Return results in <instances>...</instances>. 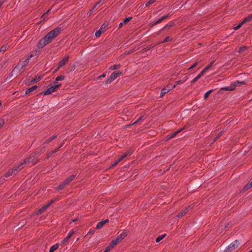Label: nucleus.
Instances as JSON below:
<instances>
[{"instance_id":"9d476101","label":"nucleus","mask_w":252,"mask_h":252,"mask_svg":"<svg viewBox=\"0 0 252 252\" xmlns=\"http://www.w3.org/2000/svg\"><path fill=\"white\" fill-rule=\"evenodd\" d=\"M109 222V220L108 219H106L104 220H102L99 222L97 223L96 228L97 229H101L102 228L103 226L108 223Z\"/></svg>"},{"instance_id":"39448f33","label":"nucleus","mask_w":252,"mask_h":252,"mask_svg":"<svg viewBox=\"0 0 252 252\" xmlns=\"http://www.w3.org/2000/svg\"><path fill=\"white\" fill-rule=\"evenodd\" d=\"M240 245V242L238 240L231 243L226 248L225 251L226 252H231L234 250L236 249Z\"/></svg>"},{"instance_id":"f8f14e48","label":"nucleus","mask_w":252,"mask_h":252,"mask_svg":"<svg viewBox=\"0 0 252 252\" xmlns=\"http://www.w3.org/2000/svg\"><path fill=\"white\" fill-rule=\"evenodd\" d=\"M105 0H101L98 2H97L95 4L91 12H93V11L96 10L97 8H98L100 5H101L104 2Z\"/></svg>"},{"instance_id":"ddd939ff","label":"nucleus","mask_w":252,"mask_h":252,"mask_svg":"<svg viewBox=\"0 0 252 252\" xmlns=\"http://www.w3.org/2000/svg\"><path fill=\"white\" fill-rule=\"evenodd\" d=\"M52 203V201H51L48 204H47L46 205L43 206L42 208H41L38 211L37 214H41L44 212L48 207L49 206L51 205V204Z\"/></svg>"},{"instance_id":"bb28decb","label":"nucleus","mask_w":252,"mask_h":252,"mask_svg":"<svg viewBox=\"0 0 252 252\" xmlns=\"http://www.w3.org/2000/svg\"><path fill=\"white\" fill-rule=\"evenodd\" d=\"M252 20V14H251L244 19V20H243V23H246L250 22Z\"/></svg>"},{"instance_id":"b1692460","label":"nucleus","mask_w":252,"mask_h":252,"mask_svg":"<svg viewBox=\"0 0 252 252\" xmlns=\"http://www.w3.org/2000/svg\"><path fill=\"white\" fill-rule=\"evenodd\" d=\"M213 64V62H212L211 63H210L208 66L205 67L202 71L203 72L204 74H205L207 71L212 66Z\"/></svg>"},{"instance_id":"f704fd0d","label":"nucleus","mask_w":252,"mask_h":252,"mask_svg":"<svg viewBox=\"0 0 252 252\" xmlns=\"http://www.w3.org/2000/svg\"><path fill=\"white\" fill-rule=\"evenodd\" d=\"M252 187V185L251 184V183H250L245 186L243 189L244 190H247L250 189V188H251Z\"/></svg>"},{"instance_id":"58836bf2","label":"nucleus","mask_w":252,"mask_h":252,"mask_svg":"<svg viewBox=\"0 0 252 252\" xmlns=\"http://www.w3.org/2000/svg\"><path fill=\"white\" fill-rule=\"evenodd\" d=\"M156 1V0H149L146 3V6L147 7H148L151 4H153L155 1Z\"/></svg>"},{"instance_id":"3c124183","label":"nucleus","mask_w":252,"mask_h":252,"mask_svg":"<svg viewBox=\"0 0 252 252\" xmlns=\"http://www.w3.org/2000/svg\"><path fill=\"white\" fill-rule=\"evenodd\" d=\"M94 230L91 229V230H90V231L88 232L87 235H92V234H94Z\"/></svg>"},{"instance_id":"69168bd1","label":"nucleus","mask_w":252,"mask_h":252,"mask_svg":"<svg viewBox=\"0 0 252 252\" xmlns=\"http://www.w3.org/2000/svg\"><path fill=\"white\" fill-rule=\"evenodd\" d=\"M58 70H59V69H57H57H56V70H55V72L57 71Z\"/></svg>"},{"instance_id":"4d7b16f0","label":"nucleus","mask_w":252,"mask_h":252,"mask_svg":"<svg viewBox=\"0 0 252 252\" xmlns=\"http://www.w3.org/2000/svg\"><path fill=\"white\" fill-rule=\"evenodd\" d=\"M175 87H176V85H174L172 86H170L169 85H168L166 87V88H170L171 89H172L173 88H174Z\"/></svg>"},{"instance_id":"79ce46f5","label":"nucleus","mask_w":252,"mask_h":252,"mask_svg":"<svg viewBox=\"0 0 252 252\" xmlns=\"http://www.w3.org/2000/svg\"><path fill=\"white\" fill-rule=\"evenodd\" d=\"M121 161L120 160V159L119 158H118L111 166V168H113L114 167V166H115L116 165H117L120 162H121Z\"/></svg>"},{"instance_id":"6ab92c4d","label":"nucleus","mask_w":252,"mask_h":252,"mask_svg":"<svg viewBox=\"0 0 252 252\" xmlns=\"http://www.w3.org/2000/svg\"><path fill=\"white\" fill-rule=\"evenodd\" d=\"M168 15H163L161 18H160L155 23L153 24V26L157 25L160 23H161L163 20L165 19L167 17Z\"/></svg>"},{"instance_id":"7c9ffc66","label":"nucleus","mask_w":252,"mask_h":252,"mask_svg":"<svg viewBox=\"0 0 252 252\" xmlns=\"http://www.w3.org/2000/svg\"><path fill=\"white\" fill-rule=\"evenodd\" d=\"M120 67V64H115V65H112L111 66H110L109 67V69L111 70H116V69L119 68Z\"/></svg>"},{"instance_id":"473e14b6","label":"nucleus","mask_w":252,"mask_h":252,"mask_svg":"<svg viewBox=\"0 0 252 252\" xmlns=\"http://www.w3.org/2000/svg\"><path fill=\"white\" fill-rule=\"evenodd\" d=\"M115 246L112 245V243L111 242L109 245L106 248L105 252H108L110 250H111L113 248H114Z\"/></svg>"},{"instance_id":"2eb2a0df","label":"nucleus","mask_w":252,"mask_h":252,"mask_svg":"<svg viewBox=\"0 0 252 252\" xmlns=\"http://www.w3.org/2000/svg\"><path fill=\"white\" fill-rule=\"evenodd\" d=\"M171 90V89L170 88H167L166 87L164 88L161 91V93H160L159 97L160 98L162 97L167 93L169 92V91Z\"/></svg>"},{"instance_id":"0e129e2a","label":"nucleus","mask_w":252,"mask_h":252,"mask_svg":"<svg viewBox=\"0 0 252 252\" xmlns=\"http://www.w3.org/2000/svg\"><path fill=\"white\" fill-rule=\"evenodd\" d=\"M3 2L0 1V7L2 5Z\"/></svg>"},{"instance_id":"f03ea898","label":"nucleus","mask_w":252,"mask_h":252,"mask_svg":"<svg viewBox=\"0 0 252 252\" xmlns=\"http://www.w3.org/2000/svg\"><path fill=\"white\" fill-rule=\"evenodd\" d=\"M33 56L32 54H31L29 57L26 59L22 63H18L13 69L12 72L18 73L19 72L21 69H22L24 67H25L27 64L29 63L30 59Z\"/></svg>"},{"instance_id":"1a4fd4ad","label":"nucleus","mask_w":252,"mask_h":252,"mask_svg":"<svg viewBox=\"0 0 252 252\" xmlns=\"http://www.w3.org/2000/svg\"><path fill=\"white\" fill-rule=\"evenodd\" d=\"M74 232H75L73 229L70 231L68 233L67 236L65 238H64L63 240L62 243L63 245H66L67 243L68 240L71 237V236L73 235Z\"/></svg>"},{"instance_id":"5fc2aeb1","label":"nucleus","mask_w":252,"mask_h":252,"mask_svg":"<svg viewBox=\"0 0 252 252\" xmlns=\"http://www.w3.org/2000/svg\"><path fill=\"white\" fill-rule=\"evenodd\" d=\"M186 80H187V79H185V80L184 81H183V82H182V81H181V80L177 81V82H176V84H175V85H176H176H179V84H180L182 83L183 82H184L185 81H186Z\"/></svg>"},{"instance_id":"7ed1b4c3","label":"nucleus","mask_w":252,"mask_h":252,"mask_svg":"<svg viewBox=\"0 0 252 252\" xmlns=\"http://www.w3.org/2000/svg\"><path fill=\"white\" fill-rule=\"evenodd\" d=\"M128 233V231L127 230H124L123 232L119 235L115 239L111 241L112 245H114L115 246H116L118 243L122 241L125 237L127 235Z\"/></svg>"},{"instance_id":"680f3d73","label":"nucleus","mask_w":252,"mask_h":252,"mask_svg":"<svg viewBox=\"0 0 252 252\" xmlns=\"http://www.w3.org/2000/svg\"><path fill=\"white\" fill-rule=\"evenodd\" d=\"M63 144H64V143L63 142L59 147H60V148H61L63 146Z\"/></svg>"},{"instance_id":"f3484780","label":"nucleus","mask_w":252,"mask_h":252,"mask_svg":"<svg viewBox=\"0 0 252 252\" xmlns=\"http://www.w3.org/2000/svg\"><path fill=\"white\" fill-rule=\"evenodd\" d=\"M122 74L121 72L119 71H115L113 72L110 75L112 80H115L116 78H117L119 76H120Z\"/></svg>"},{"instance_id":"e2e57ef3","label":"nucleus","mask_w":252,"mask_h":252,"mask_svg":"<svg viewBox=\"0 0 252 252\" xmlns=\"http://www.w3.org/2000/svg\"><path fill=\"white\" fill-rule=\"evenodd\" d=\"M60 149V147H58V148H57L56 150H55L54 151H56V152Z\"/></svg>"},{"instance_id":"4be33fe9","label":"nucleus","mask_w":252,"mask_h":252,"mask_svg":"<svg viewBox=\"0 0 252 252\" xmlns=\"http://www.w3.org/2000/svg\"><path fill=\"white\" fill-rule=\"evenodd\" d=\"M131 155V153L130 152H127L124 153L123 155H122L119 158L121 161H122L124 159H125L126 157L128 156H130Z\"/></svg>"},{"instance_id":"aec40b11","label":"nucleus","mask_w":252,"mask_h":252,"mask_svg":"<svg viewBox=\"0 0 252 252\" xmlns=\"http://www.w3.org/2000/svg\"><path fill=\"white\" fill-rule=\"evenodd\" d=\"M37 88V86H32V87L28 89L26 91V92H25L26 94H30L31 92H32L33 91L36 90Z\"/></svg>"},{"instance_id":"5701e85b","label":"nucleus","mask_w":252,"mask_h":252,"mask_svg":"<svg viewBox=\"0 0 252 252\" xmlns=\"http://www.w3.org/2000/svg\"><path fill=\"white\" fill-rule=\"evenodd\" d=\"M64 79V76L63 75H60L56 78L55 81L54 82V84H57L58 81H63Z\"/></svg>"},{"instance_id":"2f4dec72","label":"nucleus","mask_w":252,"mask_h":252,"mask_svg":"<svg viewBox=\"0 0 252 252\" xmlns=\"http://www.w3.org/2000/svg\"><path fill=\"white\" fill-rule=\"evenodd\" d=\"M165 236H166L165 234L161 235L160 236H159L157 238L156 242L157 243L159 242L161 240H162L165 237Z\"/></svg>"},{"instance_id":"052dcab7","label":"nucleus","mask_w":252,"mask_h":252,"mask_svg":"<svg viewBox=\"0 0 252 252\" xmlns=\"http://www.w3.org/2000/svg\"><path fill=\"white\" fill-rule=\"evenodd\" d=\"M100 29H101L102 32H103L105 31V27H103L102 26Z\"/></svg>"},{"instance_id":"a211bd4d","label":"nucleus","mask_w":252,"mask_h":252,"mask_svg":"<svg viewBox=\"0 0 252 252\" xmlns=\"http://www.w3.org/2000/svg\"><path fill=\"white\" fill-rule=\"evenodd\" d=\"M69 183L68 182V181L67 180H65L64 182H63L62 184L60 185V186L58 187V189L59 190L63 189L67 185H68Z\"/></svg>"},{"instance_id":"a878e982","label":"nucleus","mask_w":252,"mask_h":252,"mask_svg":"<svg viewBox=\"0 0 252 252\" xmlns=\"http://www.w3.org/2000/svg\"><path fill=\"white\" fill-rule=\"evenodd\" d=\"M183 129H184V128H183V129H179V130H177L176 131H175V132H173L172 134H171L170 135V138H174V137H175L176 136V135L177 134H178L180 131H181Z\"/></svg>"},{"instance_id":"4468645a","label":"nucleus","mask_w":252,"mask_h":252,"mask_svg":"<svg viewBox=\"0 0 252 252\" xmlns=\"http://www.w3.org/2000/svg\"><path fill=\"white\" fill-rule=\"evenodd\" d=\"M190 209V206H188L187 208H185L184 210L182 211L178 215V218H181L184 216Z\"/></svg>"},{"instance_id":"13d9d810","label":"nucleus","mask_w":252,"mask_h":252,"mask_svg":"<svg viewBox=\"0 0 252 252\" xmlns=\"http://www.w3.org/2000/svg\"><path fill=\"white\" fill-rule=\"evenodd\" d=\"M105 76H106V73H103L101 75H100V76L99 77V78L100 79H101V78H104V77H105Z\"/></svg>"},{"instance_id":"09e8293b","label":"nucleus","mask_w":252,"mask_h":252,"mask_svg":"<svg viewBox=\"0 0 252 252\" xmlns=\"http://www.w3.org/2000/svg\"><path fill=\"white\" fill-rule=\"evenodd\" d=\"M56 153V151H52L49 153L47 155V158H49L52 154Z\"/></svg>"},{"instance_id":"423d86ee","label":"nucleus","mask_w":252,"mask_h":252,"mask_svg":"<svg viewBox=\"0 0 252 252\" xmlns=\"http://www.w3.org/2000/svg\"><path fill=\"white\" fill-rule=\"evenodd\" d=\"M61 86V84H55L54 85L48 88L46 91L44 92V94L45 95H47L51 94L52 93L56 91L57 89H58Z\"/></svg>"},{"instance_id":"412c9836","label":"nucleus","mask_w":252,"mask_h":252,"mask_svg":"<svg viewBox=\"0 0 252 252\" xmlns=\"http://www.w3.org/2000/svg\"><path fill=\"white\" fill-rule=\"evenodd\" d=\"M204 74L202 71H201L195 78H194L191 81V84L194 83L196 81H197L199 79H200Z\"/></svg>"},{"instance_id":"0eeeda50","label":"nucleus","mask_w":252,"mask_h":252,"mask_svg":"<svg viewBox=\"0 0 252 252\" xmlns=\"http://www.w3.org/2000/svg\"><path fill=\"white\" fill-rule=\"evenodd\" d=\"M39 156V153H35L33 155L30 157L29 158H27V160L28 163H32L34 164L37 162L36 160V158Z\"/></svg>"},{"instance_id":"c9c22d12","label":"nucleus","mask_w":252,"mask_h":252,"mask_svg":"<svg viewBox=\"0 0 252 252\" xmlns=\"http://www.w3.org/2000/svg\"><path fill=\"white\" fill-rule=\"evenodd\" d=\"M102 32L101 31V29H99V30L97 31L95 33V36L96 37H99L100 36Z\"/></svg>"},{"instance_id":"20e7f679","label":"nucleus","mask_w":252,"mask_h":252,"mask_svg":"<svg viewBox=\"0 0 252 252\" xmlns=\"http://www.w3.org/2000/svg\"><path fill=\"white\" fill-rule=\"evenodd\" d=\"M245 82L244 81H235L232 83L229 86L221 88L219 92H220L221 91H233L234 90L237 86H240L241 84H244Z\"/></svg>"},{"instance_id":"603ef678","label":"nucleus","mask_w":252,"mask_h":252,"mask_svg":"<svg viewBox=\"0 0 252 252\" xmlns=\"http://www.w3.org/2000/svg\"><path fill=\"white\" fill-rule=\"evenodd\" d=\"M143 117H139L134 123L133 124H136L138 122H140L142 119Z\"/></svg>"},{"instance_id":"49530a36","label":"nucleus","mask_w":252,"mask_h":252,"mask_svg":"<svg viewBox=\"0 0 252 252\" xmlns=\"http://www.w3.org/2000/svg\"><path fill=\"white\" fill-rule=\"evenodd\" d=\"M51 10V9H49V10H47V11L46 12H45L44 14H43L42 16V18H43V20H45V19L46 18L45 15L48 13L49 12V11Z\"/></svg>"},{"instance_id":"6e6552de","label":"nucleus","mask_w":252,"mask_h":252,"mask_svg":"<svg viewBox=\"0 0 252 252\" xmlns=\"http://www.w3.org/2000/svg\"><path fill=\"white\" fill-rule=\"evenodd\" d=\"M69 56H64L63 59L59 63V66L57 68V69H59L60 68L64 66L67 62L68 61Z\"/></svg>"},{"instance_id":"864d4df0","label":"nucleus","mask_w":252,"mask_h":252,"mask_svg":"<svg viewBox=\"0 0 252 252\" xmlns=\"http://www.w3.org/2000/svg\"><path fill=\"white\" fill-rule=\"evenodd\" d=\"M4 121L2 119H0V128L3 125Z\"/></svg>"},{"instance_id":"72a5a7b5","label":"nucleus","mask_w":252,"mask_h":252,"mask_svg":"<svg viewBox=\"0 0 252 252\" xmlns=\"http://www.w3.org/2000/svg\"><path fill=\"white\" fill-rule=\"evenodd\" d=\"M247 46H243V47H241L239 48V50H238V52L240 53H243L247 49Z\"/></svg>"},{"instance_id":"ea45409f","label":"nucleus","mask_w":252,"mask_h":252,"mask_svg":"<svg viewBox=\"0 0 252 252\" xmlns=\"http://www.w3.org/2000/svg\"><path fill=\"white\" fill-rule=\"evenodd\" d=\"M172 24H167L162 30H167V29H169L170 28H171L172 27Z\"/></svg>"},{"instance_id":"393cba45","label":"nucleus","mask_w":252,"mask_h":252,"mask_svg":"<svg viewBox=\"0 0 252 252\" xmlns=\"http://www.w3.org/2000/svg\"><path fill=\"white\" fill-rule=\"evenodd\" d=\"M59 248V245L56 244L53 246H52L50 249L49 252H54L55 250H56Z\"/></svg>"},{"instance_id":"cd10ccee","label":"nucleus","mask_w":252,"mask_h":252,"mask_svg":"<svg viewBox=\"0 0 252 252\" xmlns=\"http://www.w3.org/2000/svg\"><path fill=\"white\" fill-rule=\"evenodd\" d=\"M214 91V90H210L207 91L204 95V99H206L209 96V95Z\"/></svg>"},{"instance_id":"de8ad7c7","label":"nucleus","mask_w":252,"mask_h":252,"mask_svg":"<svg viewBox=\"0 0 252 252\" xmlns=\"http://www.w3.org/2000/svg\"><path fill=\"white\" fill-rule=\"evenodd\" d=\"M197 62H195L189 67V69H192L197 65Z\"/></svg>"},{"instance_id":"338daca9","label":"nucleus","mask_w":252,"mask_h":252,"mask_svg":"<svg viewBox=\"0 0 252 252\" xmlns=\"http://www.w3.org/2000/svg\"><path fill=\"white\" fill-rule=\"evenodd\" d=\"M249 252H252V250H251Z\"/></svg>"},{"instance_id":"c03bdc74","label":"nucleus","mask_w":252,"mask_h":252,"mask_svg":"<svg viewBox=\"0 0 252 252\" xmlns=\"http://www.w3.org/2000/svg\"><path fill=\"white\" fill-rule=\"evenodd\" d=\"M7 50L6 45H3L0 49V52H5Z\"/></svg>"},{"instance_id":"c85d7f7f","label":"nucleus","mask_w":252,"mask_h":252,"mask_svg":"<svg viewBox=\"0 0 252 252\" xmlns=\"http://www.w3.org/2000/svg\"><path fill=\"white\" fill-rule=\"evenodd\" d=\"M57 137V135L56 134L53 135L51 137H50L49 139L46 140L44 142V143L47 144L51 142L52 140H53L54 139L56 138Z\"/></svg>"},{"instance_id":"774afa93","label":"nucleus","mask_w":252,"mask_h":252,"mask_svg":"<svg viewBox=\"0 0 252 252\" xmlns=\"http://www.w3.org/2000/svg\"><path fill=\"white\" fill-rule=\"evenodd\" d=\"M251 184L252 185V181L251 182Z\"/></svg>"},{"instance_id":"4c0bfd02","label":"nucleus","mask_w":252,"mask_h":252,"mask_svg":"<svg viewBox=\"0 0 252 252\" xmlns=\"http://www.w3.org/2000/svg\"><path fill=\"white\" fill-rule=\"evenodd\" d=\"M75 65L74 64H72L69 66L68 69L69 71H73L75 69Z\"/></svg>"},{"instance_id":"a19ab883","label":"nucleus","mask_w":252,"mask_h":252,"mask_svg":"<svg viewBox=\"0 0 252 252\" xmlns=\"http://www.w3.org/2000/svg\"><path fill=\"white\" fill-rule=\"evenodd\" d=\"M15 168V169L17 170V171H20V170H21L22 168H23V166L21 164V163H20L18 165L14 167Z\"/></svg>"},{"instance_id":"8fccbe9b","label":"nucleus","mask_w":252,"mask_h":252,"mask_svg":"<svg viewBox=\"0 0 252 252\" xmlns=\"http://www.w3.org/2000/svg\"><path fill=\"white\" fill-rule=\"evenodd\" d=\"M114 80H112V78H111V77H110V76H109V77L108 78V79L106 81V83L107 84H109V83H110L111 82H112Z\"/></svg>"},{"instance_id":"9b49d317","label":"nucleus","mask_w":252,"mask_h":252,"mask_svg":"<svg viewBox=\"0 0 252 252\" xmlns=\"http://www.w3.org/2000/svg\"><path fill=\"white\" fill-rule=\"evenodd\" d=\"M18 172L15 167L9 170L4 175V177L5 178H8V177L12 176L13 175H15L16 173Z\"/></svg>"},{"instance_id":"dca6fc26","label":"nucleus","mask_w":252,"mask_h":252,"mask_svg":"<svg viewBox=\"0 0 252 252\" xmlns=\"http://www.w3.org/2000/svg\"><path fill=\"white\" fill-rule=\"evenodd\" d=\"M131 17H129L126 18L122 22L120 23L119 28H121L124 25L127 24L131 20Z\"/></svg>"},{"instance_id":"37998d69","label":"nucleus","mask_w":252,"mask_h":252,"mask_svg":"<svg viewBox=\"0 0 252 252\" xmlns=\"http://www.w3.org/2000/svg\"><path fill=\"white\" fill-rule=\"evenodd\" d=\"M244 24H245V23H243V21L242 23H240L237 26L234 28V29L235 30H237L239 29Z\"/></svg>"},{"instance_id":"e433bc0d","label":"nucleus","mask_w":252,"mask_h":252,"mask_svg":"<svg viewBox=\"0 0 252 252\" xmlns=\"http://www.w3.org/2000/svg\"><path fill=\"white\" fill-rule=\"evenodd\" d=\"M172 40V37H171L170 36H167V37H166L165 38L164 40L162 41V42H161V43H164V42H169V41H171ZM159 43H160V42H159L158 44H159Z\"/></svg>"},{"instance_id":"bf43d9fd","label":"nucleus","mask_w":252,"mask_h":252,"mask_svg":"<svg viewBox=\"0 0 252 252\" xmlns=\"http://www.w3.org/2000/svg\"><path fill=\"white\" fill-rule=\"evenodd\" d=\"M221 132H220L217 137L214 139V141H216L220 135H221Z\"/></svg>"},{"instance_id":"f257e3e1","label":"nucleus","mask_w":252,"mask_h":252,"mask_svg":"<svg viewBox=\"0 0 252 252\" xmlns=\"http://www.w3.org/2000/svg\"><path fill=\"white\" fill-rule=\"evenodd\" d=\"M61 32V28L60 27H57L49 32L43 38L39 40L38 43L39 48H42L50 43Z\"/></svg>"},{"instance_id":"a18cd8bd","label":"nucleus","mask_w":252,"mask_h":252,"mask_svg":"<svg viewBox=\"0 0 252 252\" xmlns=\"http://www.w3.org/2000/svg\"><path fill=\"white\" fill-rule=\"evenodd\" d=\"M76 175H71L69 178L66 179L67 181H68V182L70 183L71 181H72L74 178L75 177Z\"/></svg>"},{"instance_id":"c756f323","label":"nucleus","mask_w":252,"mask_h":252,"mask_svg":"<svg viewBox=\"0 0 252 252\" xmlns=\"http://www.w3.org/2000/svg\"><path fill=\"white\" fill-rule=\"evenodd\" d=\"M41 78V77L40 76H35L34 79L32 80L31 83H33V84L36 83V82L39 81L40 80Z\"/></svg>"},{"instance_id":"6e6d98bb","label":"nucleus","mask_w":252,"mask_h":252,"mask_svg":"<svg viewBox=\"0 0 252 252\" xmlns=\"http://www.w3.org/2000/svg\"><path fill=\"white\" fill-rule=\"evenodd\" d=\"M28 163V161H27V159H25V160H24V161H23V162H21V165H22V166H23L24 165H25V164H26V163Z\"/></svg>"}]
</instances>
